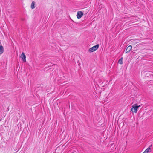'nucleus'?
Instances as JSON below:
<instances>
[{"label": "nucleus", "instance_id": "6", "mask_svg": "<svg viewBox=\"0 0 153 153\" xmlns=\"http://www.w3.org/2000/svg\"><path fill=\"white\" fill-rule=\"evenodd\" d=\"M132 48V47L131 45H129L128 46L126 49V53H129L130 51L131 50Z\"/></svg>", "mask_w": 153, "mask_h": 153}, {"label": "nucleus", "instance_id": "7", "mask_svg": "<svg viewBox=\"0 0 153 153\" xmlns=\"http://www.w3.org/2000/svg\"><path fill=\"white\" fill-rule=\"evenodd\" d=\"M35 3L34 1H33L31 5V8L32 9L34 8L35 7Z\"/></svg>", "mask_w": 153, "mask_h": 153}, {"label": "nucleus", "instance_id": "8", "mask_svg": "<svg viewBox=\"0 0 153 153\" xmlns=\"http://www.w3.org/2000/svg\"><path fill=\"white\" fill-rule=\"evenodd\" d=\"M118 63L120 64L121 65L123 64V58L122 57L118 61Z\"/></svg>", "mask_w": 153, "mask_h": 153}, {"label": "nucleus", "instance_id": "5", "mask_svg": "<svg viewBox=\"0 0 153 153\" xmlns=\"http://www.w3.org/2000/svg\"><path fill=\"white\" fill-rule=\"evenodd\" d=\"M152 145H150L143 152V153H148L149 152H150L151 147H152Z\"/></svg>", "mask_w": 153, "mask_h": 153}, {"label": "nucleus", "instance_id": "1", "mask_svg": "<svg viewBox=\"0 0 153 153\" xmlns=\"http://www.w3.org/2000/svg\"><path fill=\"white\" fill-rule=\"evenodd\" d=\"M99 46V44H97L96 45L90 48L88 50L89 52H92L95 51L98 48Z\"/></svg>", "mask_w": 153, "mask_h": 153}, {"label": "nucleus", "instance_id": "9", "mask_svg": "<svg viewBox=\"0 0 153 153\" xmlns=\"http://www.w3.org/2000/svg\"><path fill=\"white\" fill-rule=\"evenodd\" d=\"M59 150V148H57L56 149V152L57 151H58Z\"/></svg>", "mask_w": 153, "mask_h": 153}, {"label": "nucleus", "instance_id": "10", "mask_svg": "<svg viewBox=\"0 0 153 153\" xmlns=\"http://www.w3.org/2000/svg\"><path fill=\"white\" fill-rule=\"evenodd\" d=\"M3 53H1V50H0V55L2 54Z\"/></svg>", "mask_w": 153, "mask_h": 153}, {"label": "nucleus", "instance_id": "3", "mask_svg": "<svg viewBox=\"0 0 153 153\" xmlns=\"http://www.w3.org/2000/svg\"><path fill=\"white\" fill-rule=\"evenodd\" d=\"M21 58L22 59V60L24 62H25L26 61V56L25 55L24 53L23 52L20 56Z\"/></svg>", "mask_w": 153, "mask_h": 153}, {"label": "nucleus", "instance_id": "2", "mask_svg": "<svg viewBox=\"0 0 153 153\" xmlns=\"http://www.w3.org/2000/svg\"><path fill=\"white\" fill-rule=\"evenodd\" d=\"M140 106V105H133L132 108H131V110L132 112L136 113L137 112V110L138 108Z\"/></svg>", "mask_w": 153, "mask_h": 153}, {"label": "nucleus", "instance_id": "4", "mask_svg": "<svg viewBox=\"0 0 153 153\" xmlns=\"http://www.w3.org/2000/svg\"><path fill=\"white\" fill-rule=\"evenodd\" d=\"M83 13L81 11H78L77 13V18L78 19L80 18L83 15Z\"/></svg>", "mask_w": 153, "mask_h": 153}]
</instances>
